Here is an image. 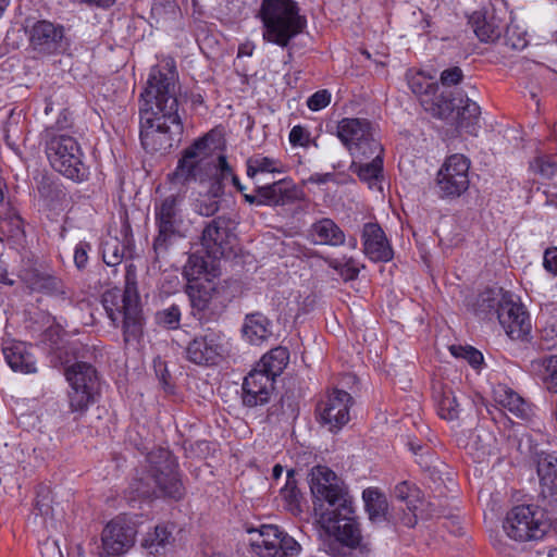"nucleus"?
Wrapping results in <instances>:
<instances>
[{
  "label": "nucleus",
  "instance_id": "1",
  "mask_svg": "<svg viewBox=\"0 0 557 557\" xmlns=\"http://www.w3.org/2000/svg\"><path fill=\"white\" fill-rule=\"evenodd\" d=\"M178 72L171 57L151 66L140 95V141L150 153H168L182 140L184 124L176 98Z\"/></svg>",
  "mask_w": 557,
  "mask_h": 557
},
{
  "label": "nucleus",
  "instance_id": "2",
  "mask_svg": "<svg viewBox=\"0 0 557 557\" xmlns=\"http://www.w3.org/2000/svg\"><path fill=\"white\" fill-rule=\"evenodd\" d=\"M309 486L314 498V510L322 528L334 536L327 552L335 557L345 556L344 548L362 545L352 497L344 481L329 467L315 466L309 473Z\"/></svg>",
  "mask_w": 557,
  "mask_h": 557
},
{
  "label": "nucleus",
  "instance_id": "3",
  "mask_svg": "<svg viewBox=\"0 0 557 557\" xmlns=\"http://www.w3.org/2000/svg\"><path fill=\"white\" fill-rule=\"evenodd\" d=\"M207 147V138L202 137L183 151L175 170L169 174L171 184L185 186L190 182L203 183L212 177L214 182L211 185L210 194H213L214 197L223 194L224 185L228 182H232L239 191L244 190L245 187L234 174L226 157L219 154L214 160L208 159L206 158Z\"/></svg>",
  "mask_w": 557,
  "mask_h": 557
},
{
  "label": "nucleus",
  "instance_id": "4",
  "mask_svg": "<svg viewBox=\"0 0 557 557\" xmlns=\"http://www.w3.org/2000/svg\"><path fill=\"white\" fill-rule=\"evenodd\" d=\"M148 467L136 476L127 488L129 500L136 498L170 497L183 498L185 488L178 473L175 457L165 448L151 450L147 455Z\"/></svg>",
  "mask_w": 557,
  "mask_h": 557
},
{
  "label": "nucleus",
  "instance_id": "5",
  "mask_svg": "<svg viewBox=\"0 0 557 557\" xmlns=\"http://www.w3.org/2000/svg\"><path fill=\"white\" fill-rule=\"evenodd\" d=\"M259 17L263 39L282 48L288 47L307 27V18L294 0H262Z\"/></svg>",
  "mask_w": 557,
  "mask_h": 557
},
{
  "label": "nucleus",
  "instance_id": "6",
  "mask_svg": "<svg viewBox=\"0 0 557 557\" xmlns=\"http://www.w3.org/2000/svg\"><path fill=\"white\" fill-rule=\"evenodd\" d=\"M185 193L176 191L154 200L153 213L157 234L152 249L156 259L164 258L170 248L186 237Z\"/></svg>",
  "mask_w": 557,
  "mask_h": 557
},
{
  "label": "nucleus",
  "instance_id": "7",
  "mask_svg": "<svg viewBox=\"0 0 557 557\" xmlns=\"http://www.w3.org/2000/svg\"><path fill=\"white\" fill-rule=\"evenodd\" d=\"M42 138L45 152L53 170L74 182L88 178L84 152L75 137L69 133H58L55 128H46Z\"/></svg>",
  "mask_w": 557,
  "mask_h": 557
},
{
  "label": "nucleus",
  "instance_id": "8",
  "mask_svg": "<svg viewBox=\"0 0 557 557\" xmlns=\"http://www.w3.org/2000/svg\"><path fill=\"white\" fill-rule=\"evenodd\" d=\"M103 306L110 320L115 324L123 317V338L126 344L139 343L144 335L145 318L139 304L136 282L126 275L124 292H107Z\"/></svg>",
  "mask_w": 557,
  "mask_h": 557
},
{
  "label": "nucleus",
  "instance_id": "9",
  "mask_svg": "<svg viewBox=\"0 0 557 557\" xmlns=\"http://www.w3.org/2000/svg\"><path fill=\"white\" fill-rule=\"evenodd\" d=\"M337 137L354 159H370L383 152L373 124L367 119L345 117L337 124Z\"/></svg>",
  "mask_w": 557,
  "mask_h": 557
},
{
  "label": "nucleus",
  "instance_id": "10",
  "mask_svg": "<svg viewBox=\"0 0 557 557\" xmlns=\"http://www.w3.org/2000/svg\"><path fill=\"white\" fill-rule=\"evenodd\" d=\"M65 376L71 386L70 409L82 416L95 403L100 385L98 372L92 364L76 361L65 369Z\"/></svg>",
  "mask_w": 557,
  "mask_h": 557
},
{
  "label": "nucleus",
  "instance_id": "11",
  "mask_svg": "<svg viewBox=\"0 0 557 557\" xmlns=\"http://www.w3.org/2000/svg\"><path fill=\"white\" fill-rule=\"evenodd\" d=\"M17 277L30 294H41L62 302H71L72 290L54 270L35 262H24Z\"/></svg>",
  "mask_w": 557,
  "mask_h": 557
},
{
  "label": "nucleus",
  "instance_id": "12",
  "mask_svg": "<svg viewBox=\"0 0 557 557\" xmlns=\"http://www.w3.org/2000/svg\"><path fill=\"white\" fill-rule=\"evenodd\" d=\"M251 547L261 557H294L300 545L287 533L272 524L249 530Z\"/></svg>",
  "mask_w": 557,
  "mask_h": 557
},
{
  "label": "nucleus",
  "instance_id": "13",
  "mask_svg": "<svg viewBox=\"0 0 557 557\" xmlns=\"http://www.w3.org/2000/svg\"><path fill=\"white\" fill-rule=\"evenodd\" d=\"M470 160L463 154L448 157L437 173L436 186L443 199L460 197L469 188Z\"/></svg>",
  "mask_w": 557,
  "mask_h": 557
},
{
  "label": "nucleus",
  "instance_id": "14",
  "mask_svg": "<svg viewBox=\"0 0 557 557\" xmlns=\"http://www.w3.org/2000/svg\"><path fill=\"white\" fill-rule=\"evenodd\" d=\"M29 47L41 57L57 55L70 48V39L63 25L39 20L29 28Z\"/></svg>",
  "mask_w": 557,
  "mask_h": 557
},
{
  "label": "nucleus",
  "instance_id": "15",
  "mask_svg": "<svg viewBox=\"0 0 557 557\" xmlns=\"http://www.w3.org/2000/svg\"><path fill=\"white\" fill-rule=\"evenodd\" d=\"M226 352L224 335L208 329L205 334L194 337L185 349L186 359L197 366H215Z\"/></svg>",
  "mask_w": 557,
  "mask_h": 557
},
{
  "label": "nucleus",
  "instance_id": "16",
  "mask_svg": "<svg viewBox=\"0 0 557 557\" xmlns=\"http://www.w3.org/2000/svg\"><path fill=\"white\" fill-rule=\"evenodd\" d=\"M497 319L512 339H523L531 331V322L528 312L521 304L512 299L508 293L502 294L497 300Z\"/></svg>",
  "mask_w": 557,
  "mask_h": 557
},
{
  "label": "nucleus",
  "instance_id": "17",
  "mask_svg": "<svg viewBox=\"0 0 557 557\" xmlns=\"http://www.w3.org/2000/svg\"><path fill=\"white\" fill-rule=\"evenodd\" d=\"M503 528L508 537L518 542L541 539L545 533L543 524L535 519L530 506L512 508L507 513Z\"/></svg>",
  "mask_w": 557,
  "mask_h": 557
},
{
  "label": "nucleus",
  "instance_id": "18",
  "mask_svg": "<svg viewBox=\"0 0 557 557\" xmlns=\"http://www.w3.org/2000/svg\"><path fill=\"white\" fill-rule=\"evenodd\" d=\"M186 293L191 305V314L200 322L216 321L221 310L215 302L216 288L212 280L188 284Z\"/></svg>",
  "mask_w": 557,
  "mask_h": 557
},
{
  "label": "nucleus",
  "instance_id": "19",
  "mask_svg": "<svg viewBox=\"0 0 557 557\" xmlns=\"http://www.w3.org/2000/svg\"><path fill=\"white\" fill-rule=\"evenodd\" d=\"M352 404L354 398L349 393L334 388L318 405L317 411L321 422L327 425L330 431H338L350 420L349 411Z\"/></svg>",
  "mask_w": 557,
  "mask_h": 557
},
{
  "label": "nucleus",
  "instance_id": "20",
  "mask_svg": "<svg viewBox=\"0 0 557 557\" xmlns=\"http://www.w3.org/2000/svg\"><path fill=\"white\" fill-rule=\"evenodd\" d=\"M230 224L231 220L226 216L214 218L207 224L201 236L206 253L220 259L231 253L235 236Z\"/></svg>",
  "mask_w": 557,
  "mask_h": 557
},
{
  "label": "nucleus",
  "instance_id": "21",
  "mask_svg": "<svg viewBox=\"0 0 557 557\" xmlns=\"http://www.w3.org/2000/svg\"><path fill=\"white\" fill-rule=\"evenodd\" d=\"M136 531L126 523L125 519L117 517L111 520L102 531V548L109 556H119L126 553L135 542Z\"/></svg>",
  "mask_w": 557,
  "mask_h": 557
},
{
  "label": "nucleus",
  "instance_id": "22",
  "mask_svg": "<svg viewBox=\"0 0 557 557\" xmlns=\"http://www.w3.org/2000/svg\"><path fill=\"white\" fill-rule=\"evenodd\" d=\"M274 377L262 372L260 369H252L243 382V404L247 407L267 404L274 391Z\"/></svg>",
  "mask_w": 557,
  "mask_h": 557
},
{
  "label": "nucleus",
  "instance_id": "23",
  "mask_svg": "<svg viewBox=\"0 0 557 557\" xmlns=\"http://www.w3.org/2000/svg\"><path fill=\"white\" fill-rule=\"evenodd\" d=\"M537 475L540 478L541 495L547 505L557 507V457L546 451L534 454Z\"/></svg>",
  "mask_w": 557,
  "mask_h": 557
},
{
  "label": "nucleus",
  "instance_id": "24",
  "mask_svg": "<svg viewBox=\"0 0 557 557\" xmlns=\"http://www.w3.org/2000/svg\"><path fill=\"white\" fill-rule=\"evenodd\" d=\"M363 252L373 262H388L394 251L382 227L377 223L369 222L362 228Z\"/></svg>",
  "mask_w": 557,
  "mask_h": 557
},
{
  "label": "nucleus",
  "instance_id": "25",
  "mask_svg": "<svg viewBox=\"0 0 557 557\" xmlns=\"http://www.w3.org/2000/svg\"><path fill=\"white\" fill-rule=\"evenodd\" d=\"M256 193L261 195L265 206H286L299 201L304 193L290 181L280 180L271 184L258 186Z\"/></svg>",
  "mask_w": 557,
  "mask_h": 557
},
{
  "label": "nucleus",
  "instance_id": "26",
  "mask_svg": "<svg viewBox=\"0 0 557 557\" xmlns=\"http://www.w3.org/2000/svg\"><path fill=\"white\" fill-rule=\"evenodd\" d=\"M219 260L220 258H214L208 253L207 257L199 252L191 253L183 270L188 284L207 282L208 278L213 281L219 275Z\"/></svg>",
  "mask_w": 557,
  "mask_h": 557
},
{
  "label": "nucleus",
  "instance_id": "27",
  "mask_svg": "<svg viewBox=\"0 0 557 557\" xmlns=\"http://www.w3.org/2000/svg\"><path fill=\"white\" fill-rule=\"evenodd\" d=\"M461 92L435 91L432 97H424L422 107L432 116L454 123Z\"/></svg>",
  "mask_w": 557,
  "mask_h": 557
},
{
  "label": "nucleus",
  "instance_id": "28",
  "mask_svg": "<svg viewBox=\"0 0 557 557\" xmlns=\"http://www.w3.org/2000/svg\"><path fill=\"white\" fill-rule=\"evenodd\" d=\"M309 235L311 242L318 245L341 247L346 244L345 232L330 218H322L312 223Z\"/></svg>",
  "mask_w": 557,
  "mask_h": 557
},
{
  "label": "nucleus",
  "instance_id": "29",
  "mask_svg": "<svg viewBox=\"0 0 557 557\" xmlns=\"http://www.w3.org/2000/svg\"><path fill=\"white\" fill-rule=\"evenodd\" d=\"M4 359L9 367L21 373H35L36 361L25 343L13 342L2 348Z\"/></svg>",
  "mask_w": 557,
  "mask_h": 557
},
{
  "label": "nucleus",
  "instance_id": "30",
  "mask_svg": "<svg viewBox=\"0 0 557 557\" xmlns=\"http://www.w3.org/2000/svg\"><path fill=\"white\" fill-rule=\"evenodd\" d=\"M480 116L481 108L479 104L469 99L466 95H459V102L454 124H456L458 128L466 131L468 134L476 136L480 128Z\"/></svg>",
  "mask_w": 557,
  "mask_h": 557
},
{
  "label": "nucleus",
  "instance_id": "31",
  "mask_svg": "<svg viewBox=\"0 0 557 557\" xmlns=\"http://www.w3.org/2000/svg\"><path fill=\"white\" fill-rule=\"evenodd\" d=\"M242 333L250 344L260 345L272 335L271 321L261 312L246 314Z\"/></svg>",
  "mask_w": 557,
  "mask_h": 557
},
{
  "label": "nucleus",
  "instance_id": "32",
  "mask_svg": "<svg viewBox=\"0 0 557 557\" xmlns=\"http://www.w3.org/2000/svg\"><path fill=\"white\" fill-rule=\"evenodd\" d=\"M494 398L495 401L516 417L522 419H528L530 417V406L510 387L506 385H498L494 389Z\"/></svg>",
  "mask_w": 557,
  "mask_h": 557
},
{
  "label": "nucleus",
  "instance_id": "33",
  "mask_svg": "<svg viewBox=\"0 0 557 557\" xmlns=\"http://www.w3.org/2000/svg\"><path fill=\"white\" fill-rule=\"evenodd\" d=\"M473 32L482 42H494L502 40L503 25L496 23L495 17H487L481 12H474L469 20Z\"/></svg>",
  "mask_w": 557,
  "mask_h": 557
},
{
  "label": "nucleus",
  "instance_id": "34",
  "mask_svg": "<svg viewBox=\"0 0 557 557\" xmlns=\"http://www.w3.org/2000/svg\"><path fill=\"white\" fill-rule=\"evenodd\" d=\"M433 398L438 416L447 421L459 417V404L454 392L444 386H434Z\"/></svg>",
  "mask_w": 557,
  "mask_h": 557
},
{
  "label": "nucleus",
  "instance_id": "35",
  "mask_svg": "<svg viewBox=\"0 0 557 557\" xmlns=\"http://www.w3.org/2000/svg\"><path fill=\"white\" fill-rule=\"evenodd\" d=\"M371 158H373L372 161L368 163H358L354 160L350 170L356 173L361 181L366 182L370 188H373L382 177L383 152H375Z\"/></svg>",
  "mask_w": 557,
  "mask_h": 557
},
{
  "label": "nucleus",
  "instance_id": "36",
  "mask_svg": "<svg viewBox=\"0 0 557 557\" xmlns=\"http://www.w3.org/2000/svg\"><path fill=\"white\" fill-rule=\"evenodd\" d=\"M531 367L543 381L546 389L557 393V355L536 359L532 361Z\"/></svg>",
  "mask_w": 557,
  "mask_h": 557
},
{
  "label": "nucleus",
  "instance_id": "37",
  "mask_svg": "<svg viewBox=\"0 0 557 557\" xmlns=\"http://www.w3.org/2000/svg\"><path fill=\"white\" fill-rule=\"evenodd\" d=\"M288 359V350L284 347H276L262 357L257 368L275 379L283 372Z\"/></svg>",
  "mask_w": 557,
  "mask_h": 557
},
{
  "label": "nucleus",
  "instance_id": "38",
  "mask_svg": "<svg viewBox=\"0 0 557 557\" xmlns=\"http://www.w3.org/2000/svg\"><path fill=\"white\" fill-rule=\"evenodd\" d=\"M295 471L293 469L287 471V479L285 485L281 488L280 495L284 502V508L293 515H299L301 509L302 495L297 487V482L294 478Z\"/></svg>",
  "mask_w": 557,
  "mask_h": 557
},
{
  "label": "nucleus",
  "instance_id": "39",
  "mask_svg": "<svg viewBox=\"0 0 557 557\" xmlns=\"http://www.w3.org/2000/svg\"><path fill=\"white\" fill-rule=\"evenodd\" d=\"M362 498L371 521H382L385 519L387 500L377 488L364 490Z\"/></svg>",
  "mask_w": 557,
  "mask_h": 557
},
{
  "label": "nucleus",
  "instance_id": "40",
  "mask_svg": "<svg viewBox=\"0 0 557 557\" xmlns=\"http://www.w3.org/2000/svg\"><path fill=\"white\" fill-rule=\"evenodd\" d=\"M247 175L255 178L258 174L262 173H281L282 163L277 159L264 157L262 154H255L247 159Z\"/></svg>",
  "mask_w": 557,
  "mask_h": 557
},
{
  "label": "nucleus",
  "instance_id": "41",
  "mask_svg": "<svg viewBox=\"0 0 557 557\" xmlns=\"http://www.w3.org/2000/svg\"><path fill=\"white\" fill-rule=\"evenodd\" d=\"M172 542V534L165 527L158 525L154 532L145 541V546L151 554L162 555Z\"/></svg>",
  "mask_w": 557,
  "mask_h": 557
},
{
  "label": "nucleus",
  "instance_id": "42",
  "mask_svg": "<svg viewBox=\"0 0 557 557\" xmlns=\"http://www.w3.org/2000/svg\"><path fill=\"white\" fill-rule=\"evenodd\" d=\"M408 85L411 91L417 95L420 99V103L422 104L423 98L432 95L435 91H438V86L436 83L431 82L430 78L425 77L421 73H417L412 75L408 79Z\"/></svg>",
  "mask_w": 557,
  "mask_h": 557
},
{
  "label": "nucleus",
  "instance_id": "43",
  "mask_svg": "<svg viewBox=\"0 0 557 557\" xmlns=\"http://www.w3.org/2000/svg\"><path fill=\"white\" fill-rule=\"evenodd\" d=\"M327 263L330 268L334 269L345 281L356 280L360 272L358 263L352 257L330 259Z\"/></svg>",
  "mask_w": 557,
  "mask_h": 557
},
{
  "label": "nucleus",
  "instance_id": "44",
  "mask_svg": "<svg viewBox=\"0 0 557 557\" xmlns=\"http://www.w3.org/2000/svg\"><path fill=\"white\" fill-rule=\"evenodd\" d=\"M181 308L173 304L170 307L162 309L156 313V321L169 330H176L181 322Z\"/></svg>",
  "mask_w": 557,
  "mask_h": 557
},
{
  "label": "nucleus",
  "instance_id": "45",
  "mask_svg": "<svg viewBox=\"0 0 557 557\" xmlns=\"http://www.w3.org/2000/svg\"><path fill=\"white\" fill-rule=\"evenodd\" d=\"M449 351L454 357L467 360L474 369L483 362V355L472 346L451 345Z\"/></svg>",
  "mask_w": 557,
  "mask_h": 557
},
{
  "label": "nucleus",
  "instance_id": "46",
  "mask_svg": "<svg viewBox=\"0 0 557 557\" xmlns=\"http://www.w3.org/2000/svg\"><path fill=\"white\" fill-rule=\"evenodd\" d=\"M35 508L41 516H48L51 513V491L46 485H39L36 491Z\"/></svg>",
  "mask_w": 557,
  "mask_h": 557
},
{
  "label": "nucleus",
  "instance_id": "47",
  "mask_svg": "<svg viewBox=\"0 0 557 557\" xmlns=\"http://www.w3.org/2000/svg\"><path fill=\"white\" fill-rule=\"evenodd\" d=\"M500 41L504 46L513 50H522L528 45L525 36L518 33L516 27H507Z\"/></svg>",
  "mask_w": 557,
  "mask_h": 557
},
{
  "label": "nucleus",
  "instance_id": "48",
  "mask_svg": "<svg viewBox=\"0 0 557 557\" xmlns=\"http://www.w3.org/2000/svg\"><path fill=\"white\" fill-rule=\"evenodd\" d=\"M124 257L123 249L120 248L119 243H106L103 246L102 258L103 262L109 267L117 265L122 262Z\"/></svg>",
  "mask_w": 557,
  "mask_h": 557
},
{
  "label": "nucleus",
  "instance_id": "49",
  "mask_svg": "<svg viewBox=\"0 0 557 557\" xmlns=\"http://www.w3.org/2000/svg\"><path fill=\"white\" fill-rule=\"evenodd\" d=\"M91 251L90 243L81 240L74 248V264L77 270L82 271L86 269L89 259V252Z\"/></svg>",
  "mask_w": 557,
  "mask_h": 557
},
{
  "label": "nucleus",
  "instance_id": "50",
  "mask_svg": "<svg viewBox=\"0 0 557 557\" xmlns=\"http://www.w3.org/2000/svg\"><path fill=\"white\" fill-rule=\"evenodd\" d=\"M210 196H205L203 198L199 199L196 205V211L203 216H211L215 212L219 211V201L215 199L213 194Z\"/></svg>",
  "mask_w": 557,
  "mask_h": 557
},
{
  "label": "nucleus",
  "instance_id": "51",
  "mask_svg": "<svg viewBox=\"0 0 557 557\" xmlns=\"http://www.w3.org/2000/svg\"><path fill=\"white\" fill-rule=\"evenodd\" d=\"M331 101V94L326 89L319 90L310 96L307 106L312 111H319L325 108Z\"/></svg>",
  "mask_w": 557,
  "mask_h": 557
},
{
  "label": "nucleus",
  "instance_id": "52",
  "mask_svg": "<svg viewBox=\"0 0 557 557\" xmlns=\"http://www.w3.org/2000/svg\"><path fill=\"white\" fill-rule=\"evenodd\" d=\"M462 70L458 66H453L444 70L441 73L440 79L443 86H454L459 84L462 81Z\"/></svg>",
  "mask_w": 557,
  "mask_h": 557
},
{
  "label": "nucleus",
  "instance_id": "53",
  "mask_svg": "<svg viewBox=\"0 0 557 557\" xmlns=\"http://www.w3.org/2000/svg\"><path fill=\"white\" fill-rule=\"evenodd\" d=\"M176 98L184 101H190L193 107L203 104V96L198 90H182L180 84H176Z\"/></svg>",
  "mask_w": 557,
  "mask_h": 557
},
{
  "label": "nucleus",
  "instance_id": "54",
  "mask_svg": "<svg viewBox=\"0 0 557 557\" xmlns=\"http://www.w3.org/2000/svg\"><path fill=\"white\" fill-rule=\"evenodd\" d=\"M289 141L293 146H307L309 141L308 131L300 125L294 126L289 133Z\"/></svg>",
  "mask_w": 557,
  "mask_h": 557
},
{
  "label": "nucleus",
  "instance_id": "55",
  "mask_svg": "<svg viewBox=\"0 0 557 557\" xmlns=\"http://www.w3.org/2000/svg\"><path fill=\"white\" fill-rule=\"evenodd\" d=\"M72 126V117L70 112L66 109H63L55 122L54 125L49 126L48 128H55L58 133H69V128Z\"/></svg>",
  "mask_w": 557,
  "mask_h": 557
},
{
  "label": "nucleus",
  "instance_id": "56",
  "mask_svg": "<svg viewBox=\"0 0 557 557\" xmlns=\"http://www.w3.org/2000/svg\"><path fill=\"white\" fill-rule=\"evenodd\" d=\"M543 264L548 272L557 275V248L545 251Z\"/></svg>",
  "mask_w": 557,
  "mask_h": 557
},
{
  "label": "nucleus",
  "instance_id": "57",
  "mask_svg": "<svg viewBox=\"0 0 557 557\" xmlns=\"http://www.w3.org/2000/svg\"><path fill=\"white\" fill-rule=\"evenodd\" d=\"M539 171L542 176L549 178L557 173V163L549 159H540Z\"/></svg>",
  "mask_w": 557,
  "mask_h": 557
},
{
  "label": "nucleus",
  "instance_id": "58",
  "mask_svg": "<svg viewBox=\"0 0 557 557\" xmlns=\"http://www.w3.org/2000/svg\"><path fill=\"white\" fill-rule=\"evenodd\" d=\"M409 448L414 455L421 457L420 463L428 466V459L430 458V448L421 444L409 443Z\"/></svg>",
  "mask_w": 557,
  "mask_h": 557
},
{
  "label": "nucleus",
  "instance_id": "59",
  "mask_svg": "<svg viewBox=\"0 0 557 557\" xmlns=\"http://www.w3.org/2000/svg\"><path fill=\"white\" fill-rule=\"evenodd\" d=\"M335 181L333 173H313L309 176L308 182L311 184L323 185L329 182Z\"/></svg>",
  "mask_w": 557,
  "mask_h": 557
},
{
  "label": "nucleus",
  "instance_id": "60",
  "mask_svg": "<svg viewBox=\"0 0 557 557\" xmlns=\"http://www.w3.org/2000/svg\"><path fill=\"white\" fill-rule=\"evenodd\" d=\"M410 491H411L410 485L406 481H404V482L398 483L395 486L394 494L397 499L405 502L408 499V497L410 495Z\"/></svg>",
  "mask_w": 557,
  "mask_h": 557
},
{
  "label": "nucleus",
  "instance_id": "61",
  "mask_svg": "<svg viewBox=\"0 0 557 557\" xmlns=\"http://www.w3.org/2000/svg\"><path fill=\"white\" fill-rule=\"evenodd\" d=\"M253 45L250 42H246L239 46L238 48V57H250L253 52Z\"/></svg>",
  "mask_w": 557,
  "mask_h": 557
},
{
  "label": "nucleus",
  "instance_id": "62",
  "mask_svg": "<svg viewBox=\"0 0 557 557\" xmlns=\"http://www.w3.org/2000/svg\"><path fill=\"white\" fill-rule=\"evenodd\" d=\"M245 200L250 205H257V206H265V202H262V197L258 193L256 195H244Z\"/></svg>",
  "mask_w": 557,
  "mask_h": 557
},
{
  "label": "nucleus",
  "instance_id": "63",
  "mask_svg": "<svg viewBox=\"0 0 557 557\" xmlns=\"http://www.w3.org/2000/svg\"><path fill=\"white\" fill-rule=\"evenodd\" d=\"M283 471H284V469H283V467L281 465H275L273 467V470H272L273 478L274 479H280L281 475L283 474Z\"/></svg>",
  "mask_w": 557,
  "mask_h": 557
},
{
  "label": "nucleus",
  "instance_id": "64",
  "mask_svg": "<svg viewBox=\"0 0 557 557\" xmlns=\"http://www.w3.org/2000/svg\"><path fill=\"white\" fill-rule=\"evenodd\" d=\"M9 4L10 0H0V17L3 15Z\"/></svg>",
  "mask_w": 557,
  "mask_h": 557
}]
</instances>
